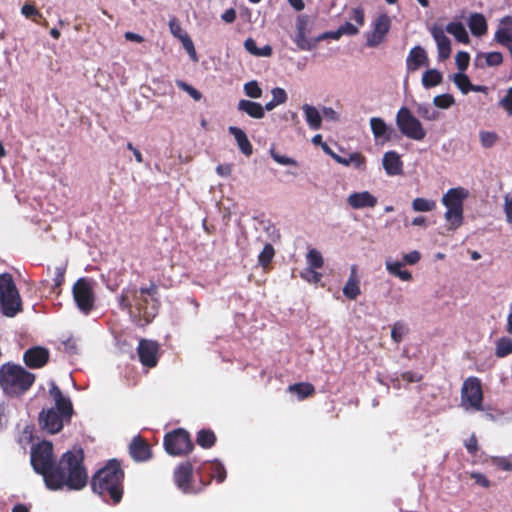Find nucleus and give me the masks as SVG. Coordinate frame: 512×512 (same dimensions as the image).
Returning <instances> with one entry per match:
<instances>
[{"label": "nucleus", "instance_id": "obj_53", "mask_svg": "<svg viewBox=\"0 0 512 512\" xmlns=\"http://www.w3.org/2000/svg\"><path fill=\"white\" fill-rule=\"evenodd\" d=\"M483 56L488 66H499L503 61V56L500 52H489L483 54Z\"/></svg>", "mask_w": 512, "mask_h": 512}, {"label": "nucleus", "instance_id": "obj_24", "mask_svg": "<svg viewBox=\"0 0 512 512\" xmlns=\"http://www.w3.org/2000/svg\"><path fill=\"white\" fill-rule=\"evenodd\" d=\"M405 264L402 261L394 260L392 257L385 259V268L387 272L399 278L402 281L409 282L412 280V273L408 270L403 269Z\"/></svg>", "mask_w": 512, "mask_h": 512}, {"label": "nucleus", "instance_id": "obj_32", "mask_svg": "<svg viewBox=\"0 0 512 512\" xmlns=\"http://www.w3.org/2000/svg\"><path fill=\"white\" fill-rule=\"evenodd\" d=\"M245 49L256 57H270L273 49L270 45H265L261 48L257 47L256 41L253 38H247L244 42Z\"/></svg>", "mask_w": 512, "mask_h": 512}, {"label": "nucleus", "instance_id": "obj_30", "mask_svg": "<svg viewBox=\"0 0 512 512\" xmlns=\"http://www.w3.org/2000/svg\"><path fill=\"white\" fill-rule=\"evenodd\" d=\"M302 111L308 126L312 130H317L321 127L322 117L317 108L309 104H304L302 106Z\"/></svg>", "mask_w": 512, "mask_h": 512}, {"label": "nucleus", "instance_id": "obj_4", "mask_svg": "<svg viewBox=\"0 0 512 512\" xmlns=\"http://www.w3.org/2000/svg\"><path fill=\"white\" fill-rule=\"evenodd\" d=\"M49 394L55 402V408L42 410L39 415V424L48 433H58L65 421L72 415V404L69 398L63 396L61 390L54 383H50Z\"/></svg>", "mask_w": 512, "mask_h": 512}, {"label": "nucleus", "instance_id": "obj_5", "mask_svg": "<svg viewBox=\"0 0 512 512\" xmlns=\"http://www.w3.org/2000/svg\"><path fill=\"white\" fill-rule=\"evenodd\" d=\"M35 377L19 365L5 364L0 368V386L11 396L26 392L34 383Z\"/></svg>", "mask_w": 512, "mask_h": 512}, {"label": "nucleus", "instance_id": "obj_22", "mask_svg": "<svg viewBox=\"0 0 512 512\" xmlns=\"http://www.w3.org/2000/svg\"><path fill=\"white\" fill-rule=\"evenodd\" d=\"M48 358V351L42 347L31 348L24 354V361L31 368L42 367L48 361Z\"/></svg>", "mask_w": 512, "mask_h": 512}, {"label": "nucleus", "instance_id": "obj_2", "mask_svg": "<svg viewBox=\"0 0 512 512\" xmlns=\"http://www.w3.org/2000/svg\"><path fill=\"white\" fill-rule=\"evenodd\" d=\"M156 286L138 290L135 286H129L122 291L119 298V305L122 309L128 310L130 314H142L147 322L156 315Z\"/></svg>", "mask_w": 512, "mask_h": 512}, {"label": "nucleus", "instance_id": "obj_8", "mask_svg": "<svg viewBox=\"0 0 512 512\" xmlns=\"http://www.w3.org/2000/svg\"><path fill=\"white\" fill-rule=\"evenodd\" d=\"M395 121L405 137L415 141H421L426 137V130L421 121L407 107L398 110Z\"/></svg>", "mask_w": 512, "mask_h": 512}, {"label": "nucleus", "instance_id": "obj_55", "mask_svg": "<svg viewBox=\"0 0 512 512\" xmlns=\"http://www.w3.org/2000/svg\"><path fill=\"white\" fill-rule=\"evenodd\" d=\"M470 56L467 52L460 51L457 53L455 57L456 65L460 72H463L467 69L469 65Z\"/></svg>", "mask_w": 512, "mask_h": 512}, {"label": "nucleus", "instance_id": "obj_56", "mask_svg": "<svg viewBox=\"0 0 512 512\" xmlns=\"http://www.w3.org/2000/svg\"><path fill=\"white\" fill-rule=\"evenodd\" d=\"M169 29L171 34L181 40L183 36H187V34L182 30L179 22L173 18L169 21Z\"/></svg>", "mask_w": 512, "mask_h": 512}, {"label": "nucleus", "instance_id": "obj_33", "mask_svg": "<svg viewBox=\"0 0 512 512\" xmlns=\"http://www.w3.org/2000/svg\"><path fill=\"white\" fill-rule=\"evenodd\" d=\"M333 159L344 166H354L355 168L361 169L365 164V158L360 153H352L347 157L340 155H333Z\"/></svg>", "mask_w": 512, "mask_h": 512}, {"label": "nucleus", "instance_id": "obj_23", "mask_svg": "<svg viewBox=\"0 0 512 512\" xmlns=\"http://www.w3.org/2000/svg\"><path fill=\"white\" fill-rule=\"evenodd\" d=\"M342 291L344 296L350 300H355L361 294L360 280L357 275V267L355 265L351 267L350 276Z\"/></svg>", "mask_w": 512, "mask_h": 512}, {"label": "nucleus", "instance_id": "obj_42", "mask_svg": "<svg viewBox=\"0 0 512 512\" xmlns=\"http://www.w3.org/2000/svg\"><path fill=\"white\" fill-rule=\"evenodd\" d=\"M309 268L319 269L323 266L324 260L321 253L316 249H311L306 255Z\"/></svg>", "mask_w": 512, "mask_h": 512}, {"label": "nucleus", "instance_id": "obj_15", "mask_svg": "<svg viewBox=\"0 0 512 512\" xmlns=\"http://www.w3.org/2000/svg\"><path fill=\"white\" fill-rule=\"evenodd\" d=\"M346 202L355 210L373 209L378 204V198L370 191H357L348 195Z\"/></svg>", "mask_w": 512, "mask_h": 512}, {"label": "nucleus", "instance_id": "obj_14", "mask_svg": "<svg viewBox=\"0 0 512 512\" xmlns=\"http://www.w3.org/2000/svg\"><path fill=\"white\" fill-rule=\"evenodd\" d=\"M158 351L157 342L148 339L139 341L137 352L143 366L147 368L155 367L158 362Z\"/></svg>", "mask_w": 512, "mask_h": 512}, {"label": "nucleus", "instance_id": "obj_54", "mask_svg": "<svg viewBox=\"0 0 512 512\" xmlns=\"http://www.w3.org/2000/svg\"><path fill=\"white\" fill-rule=\"evenodd\" d=\"M499 106L506 111L508 116H512V87L508 89L506 95L499 101Z\"/></svg>", "mask_w": 512, "mask_h": 512}, {"label": "nucleus", "instance_id": "obj_48", "mask_svg": "<svg viewBox=\"0 0 512 512\" xmlns=\"http://www.w3.org/2000/svg\"><path fill=\"white\" fill-rule=\"evenodd\" d=\"M301 277L309 283H318L322 279V274L317 272L316 269L307 267L301 272Z\"/></svg>", "mask_w": 512, "mask_h": 512}, {"label": "nucleus", "instance_id": "obj_3", "mask_svg": "<svg viewBox=\"0 0 512 512\" xmlns=\"http://www.w3.org/2000/svg\"><path fill=\"white\" fill-rule=\"evenodd\" d=\"M123 472L116 460H111L100 469L92 479V489L105 501L109 499L115 504L122 498Z\"/></svg>", "mask_w": 512, "mask_h": 512}, {"label": "nucleus", "instance_id": "obj_44", "mask_svg": "<svg viewBox=\"0 0 512 512\" xmlns=\"http://www.w3.org/2000/svg\"><path fill=\"white\" fill-rule=\"evenodd\" d=\"M244 93L252 98V99H258L262 96V89L259 86L258 82L255 80L249 81L244 84L243 86Z\"/></svg>", "mask_w": 512, "mask_h": 512}, {"label": "nucleus", "instance_id": "obj_36", "mask_svg": "<svg viewBox=\"0 0 512 512\" xmlns=\"http://www.w3.org/2000/svg\"><path fill=\"white\" fill-rule=\"evenodd\" d=\"M411 207L415 212H431L436 208V202L422 197L415 198Z\"/></svg>", "mask_w": 512, "mask_h": 512}, {"label": "nucleus", "instance_id": "obj_64", "mask_svg": "<svg viewBox=\"0 0 512 512\" xmlns=\"http://www.w3.org/2000/svg\"><path fill=\"white\" fill-rule=\"evenodd\" d=\"M465 447L467 451L471 454H474L478 449L477 439L474 435H472L466 442Z\"/></svg>", "mask_w": 512, "mask_h": 512}, {"label": "nucleus", "instance_id": "obj_13", "mask_svg": "<svg viewBox=\"0 0 512 512\" xmlns=\"http://www.w3.org/2000/svg\"><path fill=\"white\" fill-rule=\"evenodd\" d=\"M391 25V20L386 14H380L373 22L372 31L367 35L366 44L368 47H377L380 45Z\"/></svg>", "mask_w": 512, "mask_h": 512}, {"label": "nucleus", "instance_id": "obj_9", "mask_svg": "<svg viewBox=\"0 0 512 512\" xmlns=\"http://www.w3.org/2000/svg\"><path fill=\"white\" fill-rule=\"evenodd\" d=\"M72 294L79 311L88 315L95 303L94 281L88 278L78 279L73 285Z\"/></svg>", "mask_w": 512, "mask_h": 512}, {"label": "nucleus", "instance_id": "obj_21", "mask_svg": "<svg viewBox=\"0 0 512 512\" xmlns=\"http://www.w3.org/2000/svg\"><path fill=\"white\" fill-rule=\"evenodd\" d=\"M382 164L388 176H397L403 171V163L395 151L386 152L383 155Z\"/></svg>", "mask_w": 512, "mask_h": 512}, {"label": "nucleus", "instance_id": "obj_20", "mask_svg": "<svg viewBox=\"0 0 512 512\" xmlns=\"http://www.w3.org/2000/svg\"><path fill=\"white\" fill-rule=\"evenodd\" d=\"M430 33L437 44L438 58L440 60L449 58L451 54V42L445 35L444 30L438 26H433L430 29Z\"/></svg>", "mask_w": 512, "mask_h": 512}, {"label": "nucleus", "instance_id": "obj_34", "mask_svg": "<svg viewBox=\"0 0 512 512\" xmlns=\"http://www.w3.org/2000/svg\"><path fill=\"white\" fill-rule=\"evenodd\" d=\"M443 80L441 72L437 69H428L422 75V85L424 88L429 89L439 85Z\"/></svg>", "mask_w": 512, "mask_h": 512}, {"label": "nucleus", "instance_id": "obj_50", "mask_svg": "<svg viewBox=\"0 0 512 512\" xmlns=\"http://www.w3.org/2000/svg\"><path fill=\"white\" fill-rule=\"evenodd\" d=\"M503 200V212L505 214V220L509 225H512V194H506Z\"/></svg>", "mask_w": 512, "mask_h": 512}, {"label": "nucleus", "instance_id": "obj_16", "mask_svg": "<svg viewBox=\"0 0 512 512\" xmlns=\"http://www.w3.org/2000/svg\"><path fill=\"white\" fill-rule=\"evenodd\" d=\"M192 470V464L190 462H185L177 466L174 471L175 484L183 493L197 492V490L190 485Z\"/></svg>", "mask_w": 512, "mask_h": 512}, {"label": "nucleus", "instance_id": "obj_40", "mask_svg": "<svg viewBox=\"0 0 512 512\" xmlns=\"http://www.w3.org/2000/svg\"><path fill=\"white\" fill-rule=\"evenodd\" d=\"M479 139L482 147L491 148L497 143L499 137L494 131L482 130L479 132Z\"/></svg>", "mask_w": 512, "mask_h": 512}, {"label": "nucleus", "instance_id": "obj_37", "mask_svg": "<svg viewBox=\"0 0 512 512\" xmlns=\"http://www.w3.org/2000/svg\"><path fill=\"white\" fill-rule=\"evenodd\" d=\"M288 391L296 394L299 400H302L314 392V387L309 383H298L294 385H290L288 387Z\"/></svg>", "mask_w": 512, "mask_h": 512}, {"label": "nucleus", "instance_id": "obj_63", "mask_svg": "<svg viewBox=\"0 0 512 512\" xmlns=\"http://www.w3.org/2000/svg\"><path fill=\"white\" fill-rule=\"evenodd\" d=\"M322 113L325 118L331 121L339 120V114L331 107H324Z\"/></svg>", "mask_w": 512, "mask_h": 512}, {"label": "nucleus", "instance_id": "obj_58", "mask_svg": "<svg viewBox=\"0 0 512 512\" xmlns=\"http://www.w3.org/2000/svg\"><path fill=\"white\" fill-rule=\"evenodd\" d=\"M421 259V254L417 250L410 251L409 253H406L403 255V263L407 265H415L417 264Z\"/></svg>", "mask_w": 512, "mask_h": 512}, {"label": "nucleus", "instance_id": "obj_47", "mask_svg": "<svg viewBox=\"0 0 512 512\" xmlns=\"http://www.w3.org/2000/svg\"><path fill=\"white\" fill-rule=\"evenodd\" d=\"M176 84L177 86L183 90L184 92H186L191 98H193L195 101H199L201 100L202 98V94L197 90L195 89L194 87H192L191 85L187 84L186 82L182 81V80H177L176 81Z\"/></svg>", "mask_w": 512, "mask_h": 512}, {"label": "nucleus", "instance_id": "obj_61", "mask_svg": "<svg viewBox=\"0 0 512 512\" xmlns=\"http://www.w3.org/2000/svg\"><path fill=\"white\" fill-rule=\"evenodd\" d=\"M64 275H65V267L64 266H57L55 268V275L53 278L54 287L58 288L62 285L64 281Z\"/></svg>", "mask_w": 512, "mask_h": 512}, {"label": "nucleus", "instance_id": "obj_19", "mask_svg": "<svg viewBox=\"0 0 512 512\" xmlns=\"http://www.w3.org/2000/svg\"><path fill=\"white\" fill-rule=\"evenodd\" d=\"M429 59L425 49L421 46L413 47L406 58V69L408 72H415L421 66H428Z\"/></svg>", "mask_w": 512, "mask_h": 512}, {"label": "nucleus", "instance_id": "obj_39", "mask_svg": "<svg viewBox=\"0 0 512 512\" xmlns=\"http://www.w3.org/2000/svg\"><path fill=\"white\" fill-rule=\"evenodd\" d=\"M453 82L463 94H467L471 89L472 83L468 76L463 72L455 74L453 76Z\"/></svg>", "mask_w": 512, "mask_h": 512}, {"label": "nucleus", "instance_id": "obj_51", "mask_svg": "<svg viewBox=\"0 0 512 512\" xmlns=\"http://www.w3.org/2000/svg\"><path fill=\"white\" fill-rule=\"evenodd\" d=\"M272 100L279 106L286 103L288 96L283 88L275 87L271 90Z\"/></svg>", "mask_w": 512, "mask_h": 512}, {"label": "nucleus", "instance_id": "obj_52", "mask_svg": "<svg viewBox=\"0 0 512 512\" xmlns=\"http://www.w3.org/2000/svg\"><path fill=\"white\" fill-rule=\"evenodd\" d=\"M270 155L275 162L280 165H297V162L288 156L278 154L274 149H270Z\"/></svg>", "mask_w": 512, "mask_h": 512}, {"label": "nucleus", "instance_id": "obj_57", "mask_svg": "<svg viewBox=\"0 0 512 512\" xmlns=\"http://www.w3.org/2000/svg\"><path fill=\"white\" fill-rule=\"evenodd\" d=\"M470 477L475 481L477 485L483 488H489L491 485L490 480L480 472H471Z\"/></svg>", "mask_w": 512, "mask_h": 512}, {"label": "nucleus", "instance_id": "obj_41", "mask_svg": "<svg viewBox=\"0 0 512 512\" xmlns=\"http://www.w3.org/2000/svg\"><path fill=\"white\" fill-rule=\"evenodd\" d=\"M275 255V250L273 246L269 243L265 244L262 251L258 256L259 264L265 268L269 265Z\"/></svg>", "mask_w": 512, "mask_h": 512}, {"label": "nucleus", "instance_id": "obj_59", "mask_svg": "<svg viewBox=\"0 0 512 512\" xmlns=\"http://www.w3.org/2000/svg\"><path fill=\"white\" fill-rule=\"evenodd\" d=\"M493 463L504 471H512V462L506 457H493Z\"/></svg>", "mask_w": 512, "mask_h": 512}, {"label": "nucleus", "instance_id": "obj_10", "mask_svg": "<svg viewBox=\"0 0 512 512\" xmlns=\"http://www.w3.org/2000/svg\"><path fill=\"white\" fill-rule=\"evenodd\" d=\"M483 392L480 380L469 377L463 383L461 389V406L467 411L482 410Z\"/></svg>", "mask_w": 512, "mask_h": 512}, {"label": "nucleus", "instance_id": "obj_27", "mask_svg": "<svg viewBox=\"0 0 512 512\" xmlns=\"http://www.w3.org/2000/svg\"><path fill=\"white\" fill-rule=\"evenodd\" d=\"M467 23L474 36L481 37L487 33V21L483 14L472 13L469 16Z\"/></svg>", "mask_w": 512, "mask_h": 512}, {"label": "nucleus", "instance_id": "obj_11", "mask_svg": "<svg viewBox=\"0 0 512 512\" xmlns=\"http://www.w3.org/2000/svg\"><path fill=\"white\" fill-rule=\"evenodd\" d=\"M164 447L168 454L179 456L189 452L192 449V443L185 430L177 429L165 436Z\"/></svg>", "mask_w": 512, "mask_h": 512}, {"label": "nucleus", "instance_id": "obj_49", "mask_svg": "<svg viewBox=\"0 0 512 512\" xmlns=\"http://www.w3.org/2000/svg\"><path fill=\"white\" fill-rule=\"evenodd\" d=\"M180 41H181V43L183 45V48L189 54L190 58L194 62H197L198 61V56H197V53H196V50H195V47H194V44H193V41L191 40V38L188 35L187 36H183V38Z\"/></svg>", "mask_w": 512, "mask_h": 512}, {"label": "nucleus", "instance_id": "obj_60", "mask_svg": "<svg viewBox=\"0 0 512 512\" xmlns=\"http://www.w3.org/2000/svg\"><path fill=\"white\" fill-rule=\"evenodd\" d=\"M21 13L26 18L41 17V13L33 5L30 4H24L21 8Z\"/></svg>", "mask_w": 512, "mask_h": 512}, {"label": "nucleus", "instance_id": "obj_17", "mask_svg": "<svg viewBox=\"0 0 512 512\" xmlns=\"http://www.w3.org/2000/svg\"><path fill=\"white\" fill-rule=\"evenodd\" d=\"M494 40L512 53V17H503L494 34Z\"/></svg>", "mask_w": 512, "mask_h": 512}, {"label": "nucleus", "instance_id": "obj_25", "mask_svg": "<svg viewBox=\"0 0 512 512\" xmlns=\"http://www.w3.org/2000/svg\"><path fill=\"white\" fill-rule=\"evenodd\" d=\"M130 454L134 460L139 462L146 461L151 457L149 446L140 437H135L130 444Z\"/></svg>", "mask_w": 512, "mask_h": 512}, {"label": "nucleus", "instance_id": "obj_28", "mask_svg": "<svg viewBox=\"0 0 512 512\" xmlns=\"http://www.w3.org/2000/svg\"><path fill=\"white\" fill-rule=\"evenodd\" d=\"M201 476L207 474L210 479H216L217 482L221 483L226 478V470L222 463L219 461H212L205 464L201 468Z\"/></svg>", "mask_w": 512, "mask_h": 512}, {"label": "nucleus", "instance_id": "obj_26", "mask_svg": "<svg viewBox=\"0 0 512 512\" xmlns=\"http://www.w3.org/2000/svg\"><path fill=\"white\" fill-rule=\"evenodd\" d=\"M237 109L254 119H262L264 117L263 106L254 101L241 99L238 102Z\"/></svg>", "mask_w": 512, "mask_h": 512}, {"label": "nucleus", "instance_id": "obj_18", "mask_svg": "<svg viewBox=\"0 0 512 512\" xmlns=\"http://www.w3.org/2000/svg\"><path fill=\"white\" fill-rule=\"evenodd\" d=\"M370 128L376 143L384 144L392 139L394 130L382 118H370Z\"/></svg>", "mask_w": 512, "mask_h": 512}, {"label": "nucleus", "instance_id": "obj_6", "mask_svg": "<svg viewBox=\"0 0 512 512\" xmlns=\"http://www.w3.org/2000/svg\"><path fill=\"white\" fill-rule=\"evenodd\" d=\"M469 196L467 189L456 187L443 194L441 203L446 208L444 218L449 230H457L463 224L464 200Z\"/></svg>", "mask_w": 512, "mask_h": 512}, {"label": "nucleus", "instance_id": "obj_46", "mask_svg": "<svg viewBox=\"0 0 512 512\" xmlns=\"http://www.w3.org/2000/svg\"><path fill=\"white\" fill-rule=\"evenodd\" d=\"M455 103V99L451 94L437 95L433 99V104L441 109H448Z\"/></svg>", "mask_w": 512, "mask_h": 512}, {"label": "nucleus", "instance_id": "obj_7", "mask_svg": "<svg viewBox=\"0 0 512 512\" xmlns=\"http://www.w3.org/2000/svg\"><path fill=\"white\" fill-rule=\"evenodd\" d=\"M21 309L22 301L12 276L0 275V312L6 317H14Z\"/></svg>", "mask_w": 512, "mask_h": 512}, {"label": "nucleus", "instance_id": "obj_12", "mask_svg": "<svg viewBox=\"0 0 512 512\" xmlns=\"http://www.w3.org/2000/svg\"><path fill=\"white\" fill-rule=\"evenodd\" d=\"M310 32L311 29L308 16H298L296 20V33L292 38L298 49L310 51L315 48V41H312V38L309 37Z\"/></svg>", "mask_w": 512, "mask_h": 512}, {"label": "nucleus", "instance_id": "obj_45", "mask_svg": "<svg viewBox=\"0 0 512 512\" xmlns=\"http://www.w3.org/2000/svg\"><path fill=\"white\" fill-rule=\"evenodd\" d=\"M215 442V435L210 430H201L197 435V443L204 447L210 448Z\"/></svg>", "mask_w": 512, "mask_h": 512}, {"label": "nucleus", "instance_id": "obj_29", "mask_svg": "<svg viewBox=\"0 0 512 512\" xmlns=\"http://www.w3.org/2000/svg\"><path fill=\"white\" fill-rule=\"evenodd\" d=\"M228 131L230 134L234 136L240 151L246 156L251 155L253 151L252 145L245 132L242 129L235 126H230L228 128Z\"/></svg>", "mask_w": 512, "mask_h": 512}, {"label": "nucleus", "instance_id": "obj_31", "mask_svg": "<svg viewBox=\"0 0 512 512\" xmlns=\"http://www.w3.org/2000/svg\"><path fill=\"white\" fill-rule=\"evenodd\" d=\"M446 31L453 35L455 39L463 44L469 43V35L465 26L460 22H450L446 26Z\"/></svg>", "mask_w": 512, "mask_h": 512}, {"label": "nucleus", "instance_id": "obj_62", "mask_svg": "<svg viewBox=\"0 0 512 512\" xmlns=\"http://www.w3.org/2000/svg\"><path fill=\"white\" fill-rule=\"evenodd\" d=\"M358 31V28L351 23H345L339 27V33H342L343 35H355L358 33Z\"/></svg>", "mask_w": 512, "mask_h": 512}, {"label": "nucleus", "instance_id": "obj_38", "mask_svg": "<svg viewBox=\"0 0 512 512\" xmlns=\"http://www.w3.org/2000/svg\"><path fill=\"white\" fill-rule=\"evenodd\" d=\"M408 326L403 321H397L393 324L391 338L395 343H400L408 333Z\"/></svg>", "mask_w": 512, "mask_h": 512}, {"label": "nucleus", "instance_id": "obj_35", "mask_svg": "<svg viewBox=\"0 0 512 512\" xmlns=\"http://www.w3.org/2000/svg\"><path fill=\"white\" fill-rule=\"evenodd\" d=\"M512 354V339L509 337H501L495 342V355L498 358H504Z\"/></svg>", "mask_w": 512, "mask_h": 512}, {"label": "nucleus", "instance_id": "obj_43", "mask_svg": "<svg viewBox=\"0 0 512 512\" xmlns=\"http://www.w3.org/2000/svg\"><path fill=\"white\" fill-rule=\"evenodd\" d=\"M416 111L425 120L434 121L438 118V113L427 103L418 104Z\"/></svg>", "mask_w": 512, "mask_h": 512}, {"label": "nucleus", "instance_id": "obj_1", "mask_svg": "<svg viewBox=\"0 0 512 512\" xmlns=\"http://www.w3.org/2000/svg\"><path fill=\"white\" fill-rule=\"evenodd\" d=\"M83 452L68 451L54 467L53 445L43 441L32 447L31 464L34 470L43 476L48 489L59 490L67 486L71 490H81L87 484L88 476L83 467Z\"/></svg>", "mask_w": 512, "mask_h": 512}]
</instances>
